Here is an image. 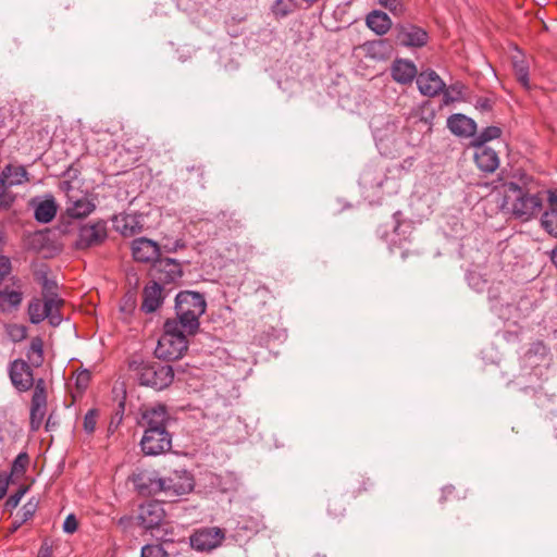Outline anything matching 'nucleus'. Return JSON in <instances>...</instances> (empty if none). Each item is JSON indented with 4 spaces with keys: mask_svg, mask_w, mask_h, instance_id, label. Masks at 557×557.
I'll return each instance as SVG.
<instances>
[{
    "mask_svg": "<svg viewBox=\"0 0 557 557\" xmlns=\"http://www.w3.org/2000/svg\"><path fill=\"white\" fill-rule=\"evenodd\" d=\"M77 528H78V521H77L75 515L70 513L63 522V531L65 533L72 534L77 530Z\"/></svg>",
    "mask_w": 557,
    "mask_h": 557,
    "instance_id": "47",
    "label": "nucleus"
},
{
    "mask_svg": "<svg viewBox=\"0 0 557 557\" xmlns=\"http://www.w3.org/2000/svg\"><path fill=\"white\" fill-rule=\"evenodd\" d=\"M108 238V225L104 220L84 224L78 230L75 242L77 249H88L102 245Z\"/></svg>",
    "mask_w": 557,
    "mask_h": 557,
    "instance_id": "6",
    "label": "nucleus"
},
{
    "mask_svg": "<svg viewBox=\"0 0 557 557\" xmlns=\"http://www.w3.org/2000/svg\"><path fill=\"white\" fill-rule=\"evenodd\" d=\"M379 3L392 12H396L401 8V0H379Z\"/></svg>",
    "mask_w": 557,
    "mask_h": 557,
    "instance_id": "51",
    "label": "nucleus"
},
{
    "mask_svg": "<svg viewBox=\"0 0 557 557\" xmlns=\"http://www.w3.org/2000/svg\"><path fill=\"white\" fill-rule=\"evenodd\" d=\"M59 187L62 191L65 193L66 200H70L71 196H77L78 194H82L81 190L73 188L72 183L69 181L60 182Z\"/></svg>",
    "mask_w": 557,
    "mask_h": 557,
    "instance_id": "48",
    "label": "nucleus"
},
{
    "mask_svg": "<svg viewBox=\"0 0 557 557\" xmlns=\"http://www.w3.org/2000/svg\"><path fill=\"white\" fill-rule=\"evenodd\" d=\"M57 425H58L57 421H54L53 416L50 414L46 421V430L51 431V430L55 429Z\"/></svg>",
    "mask_w": 557,
    "mask_h": 557,
    "instance_id": "59",
    "label": "nucleus"
},
{
    "mask_svg": "<svg viewBox=\"0 0 557 557\" xmlns=\"http://www.w3.org/2000/svg\"><path fill=\"white\" fill-rule=\"evenodd\" d=\"M417 86L422 95L435 97L444 91L446 85L435 71L426 70L417 76Z\"/></svg>",
    "mask_w": 557,
    "mask_h": 557,
    "instance_id": "16",
    "label": "nucleus"
},
{
    "mask_svg": "<svg viewBox=\"0 0 557 557\" xmlns=\"http://www.w3.org/2000/svg\"><path fill=\"white\" fill-rule=\"evenodd\" d=\"M8 335L13 342H21L23 341L27 335V330L23 325H9L8 326Z\"/></svg>",
    "mask_w": 557,
    "mask_h": 557,
    "instance_id": "41",
    "label": "nucleus"
},
{
    "mask_svg": "<svg viewBox=\"0 0 557 557\" xmlns=\"http://www.w3.org/2000/svg\"><path fill=\"white\" fill-rule=\"evenodd\" d=\"M368 485H370V480L369 479H362L361 482H360V486L354 491L355 494H360L361 492H364L368 490Z\"/></svg>",
    "mask_w": 557,
    "mask_h": 557,
    "instance_id": "58",
    "label": "nucleus"
},
{
    "mask_svg": "<svg viewBox=\"0 0 557 557\" xmlns=\"http://www.w3.org/2000/svg\"><path fill=\"white\" fill-rule=\"evenodd\" d=\"M188 335L183 327L177 326L175 319L166 320L154 350L156 356L166 360L181 358L188 348Z\"/></svg>",
    "mask_w": 557,
    "mask_h": 557,
    "instance_id": "4",
    "label": "nucleus"
},
{
    "mask_svg": "<svg viewBox=\"0 0 557 557\" xmlns=\"http://www.w3.org/2000/svg\"><path fill=\"white\" fill-rule=\"evenodd\" d=\"M53 299L51 296L48 297L45 301L39 298H34L28 304V315L29 321L33 324H38L42 322L47 315H49V310L52 307Z\"/></svg>",
    "mask_w": 557,
    "mask_h": 557,
    "instance_id": "27",
    "label": "nucleus"
},
{
    "mask_svg": "<svg viewBox=\"0 0 557 557\" xmlns=\"http://www.w3.org/2000/svg\"><path fill=\"white\" fill-rule=\"evenodd\" d=\"M140 448L145 456H158L172 448V435L168 429L146 430L140 440Z\"/></svg>",
    "mask_w": 557,
    "mask_h": 557,
    "instance_id": "5",
    "label": "nucleus"
},
{
    "mask_svg": "<svg viewBox=\"0 0 557 557\" xmlns=\"http://www.w3.org/2000/svg\"><path fill=\"white\" fill-rule=\"evenodd\" d=\"M27 359L34 367H40L44 362V342L39 336L33 337L27 350Z\"/></svg>",
    "mask_w": 557,
    "mask_h": 557,
    "instance_id": "30",
    "label": "nucleus"
},
{
    "mask_svg": "<svg viewBox=\"0 0 557 557\" xmlns=\"http://www.w3.org/2000/svg\"><path fill=\"white\" fill-rule=\"evenodd\" d=\"M504 287L502 282H498L497 285H492L487 288L488 298L491 300H498L500 298V289Z\"/></svg>",
    "mask_w": 557,
    "mask_h": 557,
    "instance_id": "52",
    "label": "nucleus"
},
{
    "mask_svg": "<svg viewBox=\"0 0 557 557\" xmlns=\"http://www.w3.org/2000/svg\"><path fill=\"white\" fill-rule=\"evenodd\" d=\"M454 494H455V487L453 485H447V486L443 487L442 496H441L440 500L442 503H445V502L451 499Z\"/></svg>",
    "mask_w": 557,
    "mask_h": 557,
    "instance_id": "53",
    "label": "nucleus"
},
{
    "mask_svg": "<svg viewBox=\"0 0 557 557\" xmlns=\"http://www.w3.org/2000/svg\"><path fill=\"white\" fill-rule=\"evenodd\" d=\"M476 108H480L481 110H490L491 103L490 100L486 98H481L476 102Z\"/></svg>",
    "mask_w": 557,
    "mask_h": 557,
    "instance_id": "56",
    "label": "nucleus"
},
{
    "mask_svg": "<svg viewBox=\"0 0 557 557\" xmlns=\"http://www.w3.org/2000/svg\"><path fill=\"white\" fill-rule=\"evenodd\" d=\"M1 175L9 188L28 181V173L23 165L8 164L3 168Z\"/></svg>",
    "mask_w": 557,
    "mask_h": 557,
    "instance_id": "28",
    "label": "nucleus"
},
{
    "mask_svg": "<svg viewBox=\"0 0 557 557\" xmlns=\"http://www.w3.org/2000/svg\"><path fill=\"white\" fill-rule=\"evenodd\" d=\"M460 88L461 87H458V86H451L450 89L454 91V92H457L458 95H460Z\"/></svg>",
    "mask_w": 557,
    "mask_h": 557,
    "instance_id": "63",
    "label": "nucleus"
},
{
    "mask_svg": "<svg viewBox=\"0 0 557 557\" xmlns=\"http://www.w3.org/2000/svg\"><path fill=\"white\" fill-rule=\"evenodd\" d=\"M359 49L367 59L375 62L388 60L394 51L393 45L388 39L369 40L362 44Z\"/></svg>",
    "mask_w": 557,
    "mask_h": 557,
    "instance_id": "15",
    "label": "nucleus"
},
{
    "mask_svg": "<svg viewBox=\"0 0 557 557\" xmlns=\"http://www.w3.org/2000/svg\"><path fill=\"white\" fill-rule=\"evenodd\" d=\"M37 507H38L37 500H35L34 498L29 499L22 507L21 511L17 515L20 517V523H25L26 521L30 520L37 510Z\"/></svg>",
    "mask_w": 557,
    "mask_h": 557,
    "instance_id": "37",
    "label": "nucleus"
},
{
    "mask_svg": "<svg viewBox=\"0 0 557 557\" xmlns=\"http://www.w3.org/2000/svg\"><path fill=\"white\" fill-rule=\"evenodd\" d=\"M314 557H326V555H324V554H320V553H319V554H317Z\"/></svg>",
    "mask_w": 557,
    "mask_h": 557,
    "instance_id": "64",
    "label": "nucleus"
},
{
    "mask_svg": "<svg viewBox=\"0 0 557 557\" xmlns=\"http://www.w3.org/2000/svg\"><path fill=\"white\" fill-rule=\"evenodd\" d=\"M47 401L32 400L30 405V429L38 431L46 414Z\"/></svg>",
    "mask_w": 557,
    "mask_h": 557,
    "instance_id": "31",
    "label": "nucleus"
},
{
    "mask_svg": "<svg viewBox=\"0 0 557 557\" xmlns=\"http://www.w3.org/2000/svg\"><path fill=\"white\" fill-rule=\"evenodd\" d=\"M327 511L332 517L339 518L344 516L345 507L339 500L333 499L329 503Z\"/></svg>",
    "mask_w": 557,
    "mask_h": 557,
    "instance_id": "46",
    "label": "nucleus"
},
{
    "mask_svg": "<svg viewBox=\"0 0 557 557\" xmlns=\"http://www.w3.org/2000/svg\"><path fill=\"white\" fill-rule=\"evenodd\" d=\"M165 517V511L160 502L150 500L143 504L138 510L139 524L147 529L152 530L162 523Z\"/></svg>",
    "mask_w": 557,
    "mask_h": 557,
    "instance_id": "13",
    "label": "nucleus"
},
{
    "mask_svg": "<svg viewBox=\"0 0 557 557\" xmlns=\"http://www.w3.org/2000/svg\"><path fill=\"white\" fill-rule=\"evenodd\" d=\"M367 26L376 35H385L392 27L391 17L382 11L374 10L367 15Z\"/></svg>",
    "mask_w": 557,
    "mask_h": 557,
    "instance_id": "25",
    "label": "nucleus"
},
{
    "mask_svg": "<svg viewBox=\"0 0 557 557\" xmlns=\"http://www.w3.org/2000/svg\"><path fill=\"white\" fill-rule=\"evenodd\" d=\"M150 275L161 286L176 284L183 276L182 264L172 258H160L152 263Z\"/></svg>",
    "mask_w": 557,
    "mask_h": 557,
    "instance_id": "7",
    "label": "nucleus"
},
{
    "mask_svg": "<svg viewBox=\"0 0 557 557\" xmlns=\"http://www.w3.org/2000/svg\"><path fill=\"white\" fill-rule=\"evenodd\" d=\"M417 74V66L409 60L397 59L393 62L391 67L393 79L399 84H410Z\"/></svg>",
    "mask_w": 557,
    "mask_h": 557,
    "instance_id": "22",
    "label": "nucleus"
},
{
    "mask_svg": "<svg viewBox=\"0 0 557 557\" xmlns=\"http://www.w3.org/2000/svg\"><path fill=\"white\" fill-rule=\"evenodd\" d=\"M132 253L137 262L154 263L160 259V246L151 239L139 237L132 243Z\"/></svg>",
    "mask_w": 557,
    "mask_h": 557,
    "instance_id": "14",
    "label": "nucleus"
},
{
    "mask_svg": "<svg viewBox=\"0 0 557 557\" xmlns=\"http://www.w3.org/2000/svg\"><path fill=\"white\" fill-rule=\"evenodd\" d=\"M9 375L13 386L20 392H26L34 385L30 364L23 359H16L10 363Z\"/></svg>",
    "mask_w": 557,
    "mask_h": 557,
    "instance_id": "11",
    "label": "nucleus"
},
{
    "mask_svg": "<svg viewBox=\"0 0 557 557\" xmlns=\"http://www.w3.org/2000/svg\"><path fill=\"white\" fill-rule=\"evenodd\" d=\"M169 419L170 417L164 405L144 406L140 409L137 424L144 429V432L151 429H168Z\"/></svg>",
    "mask_w": 557,
    "mask_h": 557,
    "instance_id": "10",
    "label": "nucleus"
},
{
    "mask_svg": "<svg viewBox=\"0 0 557 557\" xmlns=\"http://www.w3.org/2000/svg\"><path fill=\"white\" fill-rule=\"evenodd\" d=\"M140 557H169V554L160 544H148L141 548Z\"/></svg>",
    "mask_w": 557,
    "mask_h": 557,
    "instance_id": "38",
    "label": "nucleus"
},
{
    "mask_svg": "<svg viewBox=\"0 0 557 557\" xmlns=\"http://www.w3.org/2000/svg\"><path fill=\"white\" fill-rule=\"evenodd\" d=\"M35 389L32 400L47 401L46 384L42 379L34 380Z\"/></svg>",
    "mask_w": 557,
    "mask_h": 557,
    "instance_id": "44",
    "label": "nucleus"
},
{
    "mask_svg": "<svg viewBox=\"0 0 557 557\" xmlns=\"http://www.w3.org/2000/svg\"><path fill=\"white\" fill-rule=\"evenodd\" d=\"M11 281L12 285L16 286V289H11L9 286L0 288V306L3 309L5 306L10 308H17L23 300L20 280L13 276Z\"/></svg>",
    "mask_w": 557,
    "mask_h": 557,
    "instance_id": "26",
    "label": "nucleus"
},
{
    "mask_svg": "<svg viewBox=\"0 0 557 557\" xmlns=\"http://www.w3.org/2000/svg\"><path fill=\"white\" fill-rule=\"evenodd\" d=\"M28 465H29L28 454L25 451L20 453L12 462L11 472L9 475H11V478L12 476H16V478L22 476L26 472Z\"/></svg>",
    "mask_w": 557,
    "mask_h": 557,
    "instance_id": "33",
    "label": "nucleus"
},
{
    "mask_svg": "<svg viewBox=\"0 0 557 557\" xmlns=\"http://www.w3.org/2000/svg\"><path fill=\"white\" fill-rule=\"evenodd\" d=\"M513 71L516 74V77L518 82L524 87H530V81H529V64L524 59H513Z\"/></svg>",
    "mask_w": 557,
    "mask_h": 557,
    "instance_id": "32",
    "label": "nucleus"
},
{
    "mask_svg": "<svg viewBox=\"0 0 557 557\" xmlns=\"http://www.w3.org/2000/svg\"><path fill=\"white\" fill-rule=\"evenodd\" d=\"M475 147L474 161L478 168L486 173L494 172L499 165L497 152L486 145H473Z\"/></svg>",
    "mask_w": 557,
    "mask_h": 557,
    "instance_id": "20",
    "label": "nucleus"
},
{
    "mask_svg": "<svg viewBox=\"0 0 557 557\" xmlns=\"http://www.w3.org/2000/svg\"><path fill=\"white\" fill-rule=\"evenodd\" d=\"M57 214L54 200H44L35 209V219L41 223H49Z\"/></svg>",
    "mask_w": 557,
    "mask_h": 557,
    "instance_id": "29",
    "label": "nucleus"
},
{
    "mask_svg": "<svg viewBox=\"0 0 557 557\" xmlns=\"http://www.w3.org/2000/svg\"><path fill=\"white\" fill-rule=\"evenodd\" d=\"M12 271V264L9 257L0 255V283L4 281Z\"/></svg>",
    "mask_w": 557,
    "mask_h": 557,
    "instance_id": "45",
    "label": "nucleus"
},
{
    "mask_svg": "<svg viewBox=\"0 0 557 557\" xmlns=\"http://www.w3.org/2000/svg\"><path fill=\"white\" fill-rule=\"evenodd\" d=\"M8 188L3 176L0 174V208L7 209L13 202V197L7 194Z\"/></svg>",
    "mask_w": 557,
    "mask_h": 557,
    "instance_id": "42",
    "label": "nucleus"
},
{
    "mask_svg": "<svg viewBox=\"0 0 557 557\" xmlns=\"http://www.w3.org/2000/svg\"><path fill=\"white\" fill-rule=\"evenodd\" d=\"M114 227L123 236H133L144 228L143 215L137 213H123L114 218Z\"/></svg>",
    "mask_w": 557,
    "mask_h": 557,
    "instance_id": "18",
    "label": "nucleus"
},
{
    "mask_svg": "<svg viewBox=\"0 0 557 557\" xmlns=\"http://www.w3.org/2000/svg\"><path fill=\"white\" fill-rule=\"evenodd\" d=\"M24 523H20V519H16L14 522H13V525H12V531H16L17 529H20Z\"/></svg>",
    "mask_w": 557,
    "mask_h": 557,
    "instance_id": "62",
    "label": "nucleus"
},
{
    "mask_svg": "<svg viewBox=\"0 0 557 557\" xmlns=\"http://www.w3.org/2000/svg\"><path fill=\"white\" fill-rule=\"evenodd\" d=\"M207 302L202 294L193 290L180 292L175 297L177 326L188 334H196L199 329V318L205 313Z\"/></svg>",
    "mask_w": 557,
    "mask_h": 557,
    "instance_id": "2",
    "label": "nucleus"
},
{
    "mask_svg": "<svg viewBox=\"0 0 557 557\" xmlns=\"http://www.w3.org/2000/svg\"><path fill=\"white\" fill-rule=\"evenodd\" d=\"M502 135V129L497 126H487L474 139L473 145H485L487 141L498 138Z\"/></svg>",
    "mask_w": 557,
    "mask_h": 557,
    "instance_id": "35",
    "label": "nucleus"
},
{
    "mask_svg": "<svg viewBox=\"0 0 557 557\" xmlns=\"http://www.w3.org/2000/svg\"><path fill=\"white\" fill-rule=\"evenodd\" d=\"M504 193L503 208L510 210L516 218L529 220L542 210L545 193H530L513 182L504 184Z\"/></svg>",
    "mask_w": 557,
    "mask_h": 557,
    "instance_id": "1",
    "label": "nucleus"
},
{
    "mask_svg": "<svg viewBox=\"0 0 557 557\" xmlns=\"http://www.w3.org/2000/svg\"><path fill=\"white\" fill-rule=\"evenodd\" d=\"M447 126L451 133L458 136H471L476 131L475 122L463 115V114H454L447 120Z\"/></svg>",
    "mask_w": 557,
    "mask_h": 557,
    "instance_id": "23",
    "label": "nucleus"
},
{
    "mask_svg": "<svg viewBox=\"0 0 557 557\" xmlns=\"http://www.w3.org/2000/svg\"><path fill=\"white\" fill-rule=\"evenodd\" d=\"M281 4H282V0H277L276 4L274 7V13L278 16H285L288 13V11L285 10L284 8H280Z\"/></svg>",
    "mask_w": 557,
    "mask_h": 557,
    "instance_id": "57",
    "label": "nucleus"
},
{
    "mask_svg": "<svg viewBox=\"0 0 557 557\" xmlns=\"http://www.w3.org/2000/svg\"><path fill=\"white\" fill-rule=\"evenodd\" d=\"M51 299H53V304L49 310V315H47L46 319L49 320V323L52 326H58L62 321V317L60 314V307L63 305V300L58 298L57 295H52Z\"/></svg>",
    "mask_w": 557,
    "mask_h": 557,
    "instance_id": "36",
    "label": "nucleus"
},
{
    "mask_svg": "<svg viewBox=\"0 0 557 557\" xmlns=\"http://www.w3.org/2000/svg\"><path fill=\"white\" fill-rule=\"evenodd\" d=\"M397 132V125L393 121H387L384 124V128L375 127L373 131L374 138L379 143H383L385 140L392 139L395 137Z\"/></svg>",
    "mask_w": 557,
    "mask_h": 557,
    "instance_id": "34",
    "label": "nucleus"
},
{
    "mask_svg": "<svg viewBox=\"0 0 557 557\" xmlns=\"http://www.w3.org/2000/svg\"><path fill=\"white\" fill-rule=\"evenodd\" d=\"M90 381V374L88 371L81 372L76 377V385L81 389H85Z\"/></svg>",
    "mask_w": 557,
    "mask_h": 557,
    "instance_id": "49",
    "label": "nucleus"
},
{
    "mask_svg": "<svg viewBox=\"0 0 557 557\" xmlns=\"http://www.w3.org/2000/svg\"><path fill=\"white\" fill-rule=\"evenodd\" d=\"M99 412L97 409H90L86 412L84 417V431L87 434H92L96 430L97 425V419H98Z\"/></svg>",
    "mask_w": 557,
    "mask_h": 557,
    "instance_id": "39",
    "label": "nucleus"
},
{
    "mask_svg": "<svg viewBox=\"0 0 557 557\" xmlns=\"http://www.w3.org/2000/svg\"><path fill=\"white\" fill-rule=\"evenodd\" d=\"M164 300L163 287L151 281L143 290L141 310L146 313L154 312Z\"/></svg>",
    "mask_w": 557,
    "mask_h": 557,
    "instance_id": "19",
    "label": "nucleus"
},
{
    "mask_svg": "<svg viewBox=\"0 0 557 557\" xmlns=\"http://www.w3.org/2000/svg\"><path fill=\"white\" fill-rule=\"evenodd\" d=\"M225 533L218 527H207L196 530L189 537L190 546L198 552H210L220 546Z\"/></svg>",
    "mask_w": 557,
    "mask_h": 557,
    "instance_id": "9",
    "label": "nucleus"
},
{
    "mask_svg": "<svg viewBox=\"0 0 557 557\" xmlns=\"http://www.w3.org/2000/svg\"><path fill=\"white\" fill-rule=\"evenodd\" d=\"M469 285L475 289L476 292H483L485 285L487 284V280L483 278V276L479 273H470L468 276Z\"/></svg>",
    "mask_w": 557,
    "mask_h": 557,
    "instance_id": "43",
    "label": "nucleus"
},
{
    "mask_svg": "<svg viewBox=\"0 0 557 557\" xmlns=\"http://www.w3.org/2000/svg\"><path fill=\"white\" fill-rule=\"evenodd\" d=\"M38 557H52V547L44 543L39 548Z\"/></svg>",
    "mask_w": 557,
    "mask_h": 557,
    "instance_id": "54",
    "label": "nucleus"
},
{
    "mask_svg": "<svg viewBox=\"0 0 557 557\" xmlns=\"http://www.w3.org/2000/svg\"><path fill=\"white\" fill-rule=\"evenodd\" d=\"M27 492V487L26 486H21L14 494H12L7 500H5V504H4V509L5 510H13L15 509L20 502H21V498L24 496V494Z\"/></svg>",
    "mask_w": 557,
    "mask_h": 557,
    "instance_id": "40",
    "label": "nucleus"
},
{
    "mask_svg": "<svg viewBox=\"0 0 557 557\" xmlns=\"http://www.w3.org/2000/svg\"><path fill=\"white\" fill-rule=\"evenodd\" d=\"M195 480L190 472L185 469L174 470L163 476V494L166 497H178L190 493L194 490Z\"/></svg>",
    "mask_w": 557,
    "mask_h": 557,
    "instance_id": "8",
    "label": "nucleus"
},
{
    "mask_svg": "<svg viewBox=\"0 0 557 557\" xmlns=\"http://www.w3.org/2000/svg\"><path fill=\"white\" fill-rule=\"evenodd\" d=\"M396 40L404 47L421 48L428 44V33L413 24L398 25Z\"/></svg>",
    "mask_w": 557,
    "mask_h": 557,
    "instance_id": "12",
    "label": "nucleus"
},
{
    "mask_svg": "<svg viewBox=\"0 0 557 557\" xmlns=\"http://www.w3.org/2000/svg\"><path fill=\"white\" fill-rule=\"evenodd\" d=\"M128 368L134 372L140 385L162 391L169 387L174 380L173 368L158 361H144L140 358H133Z\"/></svg>",
    "mask_w": 557,
    "mask_h": 557,
    "instance_id": "3",
    "label": "nucleus"
},
{
    "mask_svg": "<svg viewBox=\"0 0 557 557\" xmlns=\"http://www.w3.org/2000/svg\"><path fill=\"white\" fill-rule=\"evenodd\" d=\"M10 481L11 475H8L7 473H0V500L5 496Z\"/></svg>",
    "mask_w": 557,
    "mask_h": 557,
    "instance_id": "50",
    "label": "nucleus"
},
{
    "mask_svg": "<svg viewBox=\"0 0 557 557\" xmlns=\"http://www.w3.org/2000/svg\"><path fill=\"white\" fill-rule=\"evenodd\" d=\"M96 210V203L85 194L71 196L65 202V212L70 218L83 219Z\"/></svg>",
    "mask_w": 557,
    "mask_h": 557,
    "instance_id": "17",
    "label": "nucleus"
},
{
    "mask_svg": "<svg viewBox=\"0 0 557 557\" xmlns=\"http://www.w3.org/2000/svg\"><path fill=\"white\" fill-rule=\"evenodd\" d=\"M185 244L182 240H176L172 246L164 245L163 248L166 252H175L177 249L184 248Z\"/></svg>",
    "mask_w": 557,
    "mask_h": 557,
    "instance_id": "55",
    "label": "nucleus"
},
{
    "mask_svg": "<svg viewBox=\"0 0 557 557\" xmlns=\"http://www.w3.org/2000/svg\"><path fill=\"white\" fill-rule=\"evenodd\" d=\"M548 210L542 216V225L553 236L557 237V190L547 193Z\"/></svg>",
    "mask_w": 557,
    "mask_h": 557,
    "instance_id": "24",
    "label": "nucleus"
},
{
    "mask_svg": "<svg viewBox=\"0 0 557 557\" xmlns=\"http://www.w3.org/2000/svg\"><path fill=\"white\" fill-rule=\"evenodd\" d=\"M124 408H125V404L122 400V401L119 403V410L115 413V418L117 419V423H120L122 421Z\"/></svg>",
    "mask_w": 557,
    "mask_h": 557,
    "instance_id": "60",
    "label": "nucleus"
},
{
    "mask_svg": "<svg viewBox=\"0 0 557 557\" xmlns=\"http://www.w3.org/2000/svg\"><path fill=\"white\" fill-rule=\"evenodd\" d=\"M134 484L137 492L143 496H150L163 493V478H158L150 473L137 474L134 478Z\"/></svg>",
    "mask_w": 557,
    "mask_h": 557,
    "instance_id": "21",
    "label": "nucleus"
},
{
    "mask_svg": "<svg viewBox=\"0 0 557 557\" xmlns=\"http://www.w3.org/2000/svg\"><path fill=\"white\" fill-rule=\"evenodd\" d=\"M550 259L552 262L557 267V246L553 249Z\"/></svg>",
    "mask_w": 557,
    "mask_h": 557,
    "instance_id": "61",
    "label": "nucleus"
}]
</instances>
